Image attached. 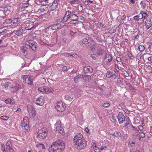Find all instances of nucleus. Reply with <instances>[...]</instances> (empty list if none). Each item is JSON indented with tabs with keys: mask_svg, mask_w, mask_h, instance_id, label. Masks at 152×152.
Here are the masks:
<instances>
[{
	"mask_svg": "<svg viewBox=\"0 0 152 152\" xmlns=\"http://www.w3.org/2000/svg\"><path fill=\"white\" fill-rule=\"evenodd\" d=\"M65 144L63 140H57L53 142L49 148V152H62L64 149Z\"/></svg>",
	"mask_w": 152,
	"mask_h": 152,
	"instance_id": "obj_1",
	"label": "nucleus"
},
{
	"mask_svg": "<svg viewBox=\"0 0 152 152\" xmlns=\"http://www.w3.org/2000/svg\"><path fill=\"white\" fill-rule=\"evenodd\" d=\"M47 132L48 130L46 128H42L38 131L37 138L40 140L45 138L47 135Z\"/></svg>",
	"mask_w": 152,
	"mask_h": 152,
	"instance_id": "obj_2",
	"label": "nucleus"
},
{
	"mask_svg": "<svg viewBox=\"0 0 152 152\" xmlns=\"http://www.w3.org/2000/svg\"><path fill=\"white\" fill-rule=\"evenodd\" d=\"M75 145L77 146V148L79 150L83 149L87 145L86 142L84 139L82 140L79 142H77V143H75Z\"/></svg>",
	"mask_w": 152,
	"mask_h": 152,
	"instance_id": "obj_3",
	"label": "nucleus"
},
{
	"mask_svg": "<svg viewBox=\"0 0 152 152\" xmlns=\"http://www.w3.org/2000/svg\"><path fill=\"white\" fill-rule=\"evenodd\" d=\"M56 108L58 111L60 112H63L65 109V106L62 101L58 102L56 104Z\"/></svg>",
	"mask_w": 152,
	"mask_h": 152,
	"instance_id": "obj_4",
	"label": "nucleus"
},
{
	"mask_svg": "<svg viewBox=\"0 0 152 152\" xmlns=\"http://www.w3.org/2000/svg\"><path fill=\"white\" fill-rule=\"evenodd\" d=\"M32 76L28 75H25L23 77V81L24 83H27L30 85H32L33 80L31 78Z\"/></svg>",
	"mask_w": 152,
	"mask_h": 152,
	"instance_id": "obj_5",
	"label": "nucleus"
},
{
	"mask_svg": "<svg viewBox=\"0 0 152 152\" xmlns=\"http://www.w3.org/2000/svg\"><path fill=\"white\" fill-rule=\"evenodd\" d=\"M116 117L120 124L122 123L126 120L124 113L122 112H119Z\"/></svg>",
	"mask_w": 152,
	"mask_h": 152,
	"instance_id": "obj_6",
	"label": "nucleus"
},
{
	"mask_svg": "<svg viewBox=\"0 0 152 152\" xmlns=\"http://www.w3.org/2000/svg\"><path fill=\"white\" fill-rule=\"evenodd\" d=\"M45 100L42 96L38 98L34 101L35 103L38 105L42 106L44 104Z\"/></svg>",
	"mask_w": 152,
	"mask_h": 152,
	"instance_id": "obj_7",
	"label": "nucleus"
},
{
	"mask_svg": "<svg viewBox=\"0 0 152 152\" xmlns=\"http://www.w3.org/2000/svg\"><path fill=\"white\" fill-rule=\"evenodd\" d=\"M83 135L80 133L75 136L73 139V140L75 143H77V142L80 140H82L83 138Z\"/></svg>",
	"mask_w": 152,
	"mask_h": 152,
	"instance_id": "obj_8",
	"label": "nucleus"
},
{
	"mask_svg": "<svg viewBox=\"0 0 152 152\" xmlns=\"http://www.w3.org/2000/svg\"><path fill=\"white\" fill-rule=\"evenodd\" d=\"M28 44L31 46V48L34 51L37 50V44L34 41L31 40L28 41Z\"/></svg>",
	"mask_w": 152,
	"mask_h": 152,
	"instance_id": "obj_9",
	"label": "nucleus"
},
{
	"mask_svg": "<svg viewBox=\"0 0 152 152\" xmlns=\"http://www.w3.org/2000/svg\"><path fill=\"white\" fill-rule=\"evenodd\" d=\"M134 132H135V136L139 134V138L140 140V138L144 137L145 136V134L142 132H140L139 133V131L138 130H136L135 127H134Z\"/></svg>",
	"mask_w": 152,
	"mask_h": 152,
	"instance_id": "obj_10",
	"label": "nucleus"
},
{
	"mask_svg": "<svg viewBox=\"0 0 152 152\" xmlns=\"http://www.w3.org/2000/svg\"><path fill=\"white\" fill-rule=\"evenodd\" d=\"M20 84L19 83H16L15 86H11L10 87L11 88V91L13 92H16L20 88Z\"/></svg>",
	"mask_w": 152,
	"mask_h": 152,
	"instance_id": "obj_11",
	"label": "nucleus"
},
{
	"mask_svg": "<svg viewBox=\"0 0 152 152\" xmlns=\"http://www.w3.org/2000/svg\"><path fill=\"white\" fill-rule=\"evenodd\" d=\"M72 88L75 90L74 91L75 94L74 95L77 94V96L79 97L83 92L82 90L80 89L77 86H75L73 87Z\"/></svg>",
	"mask_w": 152,
	"mask_h": 152,
	"instance_id": "obj_12",
	"label": "nucleus"
},
{
	"mask_svg": "<svg viewBox=\"0 0 152 152\" xmlns=\"http://www.w3.org/2000/svg\"><path fill=\"white\" fill-rule=\"evenodd\" d=\"M145 26L147 29L152 26V21L151 19L148 18L145 22Z\"/></svg>",
	"mask_w": 152,
	"mask_h": 152,
	"instance_id": "obj_13",
	"label": "nucleus"
},
{
	"mask_svg": "<svg viewBox=\"0 0 152 152\" xmlns=\"http://www.w3.org/2000/svg\"><path fill=\"white\" fill-rule=\"evenodd\" d=\"M23 29L22 27H20L17 29V30H14L13 33H14L16 35L19 36L23 34Z\"/></svg>",
	"mask_w": 152,
	"mask_h": 152,
	"instance_id": "obj_14",
	"label": "nucleus"
},
{
	"mask_svg": "<svg viewBox=\"0 0 152 152\" xmlns=\"http://www.w3.org/2000/svg\"><path fill=\"white\" fill-rule=\"evenodd\" d=\"M85 73H92L93 72V69L89 66H86L83 69Z\"/></svg>",
	"mask_w": 152,
	"mask_h": 152,
	"instance_id": "obj_15",
	"label": "nucleus"
},
{
	"mask_svg": "<svg viewBox=\"0 0 152 152\" xmlns=\"http://www.w3.org/2000/svg\"><path fill=\"white\" fill-rule=\"evenodd\" d=\"M52 29L53 30H56L58 29H60L61 27V24L54 23L52 25Z\"/></svg>",
	"mask_w": 152,
	"mask_h": 152,
	"instance_id": "obj_16",
	"label": "nucleus"
},
{
	"mask_svg": "<svg viewBox=\"0 0 152 152\" xmlns=\"http://www.w3.org/2000/svg\"><path fill=\"white\" fill-rule=\"evenodd\" d=\"M55 131L56 132L61 134L63 133L64 131L63 128L61 126L56 127L55 129Z\"/></svg>",
	"mask_w": 152,
	"mask_h": 152,
	"instance_id": "obj_17",
	"label": "nucleus"
},
{
	"mask_svg": "<svg viewBox=\"0 0 152 152\" xmlns=\"http://www.w3.org/2000/svg\"><path fill=\"white\" fill-rule=\"evenodd\" d=\"M74 95H75L73 94L72 93H71L70 94L66 95L65 97V98L66 100L71 101L72 100Z\"/></svg>",
	"mask_w": 152,
	"mask_h": 152,
	"instance_id": "obj_18",
	"label": "nucleus"
},
{
	"mask_svg": "<svg viewBox=\"0 0 152 152\" xmlns=\"http://www.w3.org/2000/svg\"><path fill=\"white\" fill-rule=\"evenodd\" d=\"M59 0H55L52 3V5L51 6V7L53 10H54L56 9L58 5L57 2Z\"/></svg>",
	"mask_w": 152,
	"mask_h": 152,
	"instance_id": "obj_19",
	"label": "nucleus"
},
{
	"mask_svg": "<svg viewBox=\"0 0 152 152\" xmlns=\"http://www.w3.org/2000/svg\"><path fill=\"white\" fill-rule=\"evenodd\" d=\"M49 6L48 4H45L41 6L40 7V10L44 11H47L48 10Z\"/></svg>",
	"mask_w": 152,
	"mask_h": 152,
	"instance_id": "obj_20",
	"label": "nucleus"
},
{
	"mask_svg": "<svg viewBox=\"0 0 152 152\" xmlns=\"http://www.w3.org/2000/svg\"><path fill=\"white\" fill-rule=\"evenodd\" d=\"M47 88V86H43L42 87H39L38 88V90L42 93H46Z\"/></svg>",
	"mask_w": 152,
	"mask_h": 152,
	"instance_id": "obj_21",
	"label": "nucleus"
},
{
	"mask_svg": "<svg viewBox=\"0 0 152 152\" xmlns=\"http://www.w3.org/2000/svg\"><path fill=\"white\" fill-rule=\"evenodd\" d=\"M28 111L29 113H32V111L35 110L34 107L31 105L28 104L27 106Z\"/></svg>",
	"mask_w": 152,
	"mask_h": 152,
	"instance_id": "obj_22",
	"label": "nucleus"
},
{
	"mask_svg": "<svg viewBox=\"0 0 152 152\" xmlns=\"http://www.w3.org/2000/svg\"><path fill=\"white\" fill-rule=\"evenodd\" d=\"M105 60L106 61H107L109 62H111L112 60V58L111 55L109 54H106L105 55Z\"/></svg>",
	"mask_w": 152,
	"mask_h": 152,
	"instance_id": "obj_23",
	"label": "nucleus"
},
{
	"mask_svg": "<svg viewBox=\"0 0 152 152\" xmlns=\"http://www.w3.org/2000/svg\"><path fill=\"white\" fill-rule=\"evenodd\" d=\"M5 102L7 104H14V102L13 100H12L10 98H8L5 101Z\"/></svg>",
	"mask_w": 152,
	"mask_h": 152,
	"instance_id": "obj_24",
	"label": "nucleus"
},
{
	"mask_svg": "<svg viewBox=\"0 0 152 152\" xmlns=\"http://www.w3.org/2000/svg\"><path fill=\"white\" fill-rule=\"evenodd\" d=\"M22 7L23 8H28L29 9L32 8V6L30 5L28 2H26V3L23 4Z\"/></svg>",
	"mask_w": 152,
	"mask_h": 152,
	"instance_id": "obj_25",
	"label": "nucleus"
},
{
	"mask_svg": "<svg viewBox=\"0 0 152 152\" xmlns=\"http://www.w3.org/2000/svg\"><path fill=\"white\" fill-rule=\"evenodd\" d=\"M79 17L77 16L76 14L74 13L72 16L70 17V19H72V20H79Z\"/></svg>",
	"mask_w": 152,
	"mask_h": 152,
	"instance_id": "obj_26",
	"label": "nucleus"
},
{
	"mask_svg": "<svg viewBox=\"0 0 152 152\" xmlns=\"http://www.w3.org/2000/svg\"><path fill=\"white\" fill-rule=\"evenodd\" d=\"M73 11H72V12H71V11L69 10L67 11L66 13L65 14V15L66 16H67L69 18V19H70V17L71 16H72V15L74 13H75V12H73Z\"/></svg>",
	"mask_w": 152,
	"mask_h": 152,
	"instance_id": "obj_27",
	"label": "nucleus"
},
{
	"mask_svg": "<svg viewBox=\"0 0 152 152\" xmlns=\"http://www.w3.org/2000/svg\"><path fill=\"white\" fill-rule=\"evenodd\" d=\"M73 11H72V12H71V11L69 10L67 11L66 13L65 14V15L66 16H67L69 18V19H70V17L71 16H72V15L74 13H75V12H73Z\"/></svg>",
	"mask_w": 152,
	"mask_h": 152,
	"instance_id": "obj_28",
	"label": "nucleus"
},
{
	"mask_svg": "<svg viewBox=\"0 0 152 152\" xmlns=\"http://www.w3.org/2000/svg\"><path fill=\"white\" fill-rule=\"evenodd\" d=\"M29 113V116L31 118H34L36 116V111L35 110L32 111V113Z\"/></svg>",
	"mask_w": 152,
	"mask_h": 152,
	"instance_id": "obj_29",
	"label": "nucleus"
},
{
	"mask_svg": "<svg viewBox=\"0 0 152 152\" xmlns=\"http://www.w3.org/2000/svg\"><path fill=\"white\" fill-rule=\"evenodd\" d=\"M112 135L116 137H121V134L120 132L117 130L115 131Z\"/></svg>",
	"mask_w": 152,
	"mask_h": 152,
	"instance_id": "obj_30",
	"label": "nucleus"
},
{
	"mask_svg": "<svg viewBox=\"0 0 152 152\" xmlns=\"http://www.w3.org/2000/svg\"><path fill=\"white\" fill-rule=\"evenodd\" d=\"M65 55L66 56L71 58H73V57L75 58V56H77V54H70L69 53H65Z\"/></svg>",
	"mask_w": 152,
	"mask_h": 152,
	"instance_id": "obj_31",
	"label": "nucleus"
},
{
	"mask_svg": "<svg viewBox=\"0 0 152 152\" xmlns=\"http://www.w3.org/2000/svg\"><path fill=\"white\" fill-rule=\"evenodd\" d=\"M104 50L101 48H99L97 50L96 54L99 55H102L103 53Z\"/></svg>",
	"mask_w": 152,
	"mask_h": 152,
	"instance_id": "obj_32",
	"label": "nucleus"
},
{
	"mask_svg": "<svg viewBox=\"0 0 152 152\" xmlns=\"http://www.w3.org/2000/svg\"><path fill=\"white\" fill-rule=\"evenodd\" d=\"M71 21H69L68 23L69 24H75L76 23H78L79 22H80L79 20H72V19H70Z\"/></svg>",
	"mask_w": 152,
	"mask_h": 152,
	"instance_id": "obj_33",
	"label": "nucleus"
},
{
	"mask_svg": "<svg viewBox=\"0 0 152 152\" xmlns=\"http://www.w3.org/2000/svg\"><path fill=\"white\" fill-rule=\"evenodd\" d=\"M115 72L116 73L115 74L113 72H111V74L110 75H111V78L112 79H115L118 76V74Z\"/></svg>",
	"mask_w": 152,
	"mask_h": 152,
	"instance_id": "obj_34",
	"label": "nucleus"
},
{
	"mask_svg": "<svg viewBox=\"0 0 152 152\" xmlns=\"http://www.w3.org/2000/svg\"><path fill=\"white\" fill-rule=\"evenodd\" d=\"M80 78V76H79V75H78L74 78V80L75 83H77L79 81Z\"/></svg>",
	"mask_w": 152,
	"mask_h": 152,
	"instance_id": "obj_35",
	"label": "nucleus"
},
{
	"mask_svg": "<svg viewBox=\"0 0 152 152\" xmlns=\"http://www.w3.org/2000/svg\"><path fill=\"white\" fill-rule=\"evenodd\" d=\"M133 144V142L132 141L131 142L130 141H129V147L130 148H130V152H132L133 148H132V145Z\"/></svg>",
	"mask_w": 152,
	"mask_h": 152,
	"instance_id": "obj_36",
	"label": "nucleus"
},
{
	"mask_svg": "<svg viewBox=\"0 0 152 152\" xmlns=\"http://www.w3.org/2000/svg\"><path fill=\"white\" fill-rule=\"evenodd\" d=\"M86 78L84 79L85 82H88L91 78V77L90 75H86Z\"/></svg>",
	"mask_w": 152,
	"mask_h": 152,
	"instance_id": "obj_37",
	"label": "nucleus"
},
{
	"mask_svg": "<svg viewBox=\"0 0 152 152\" xmlns=\"http://www.w3.org/2000/svg\"><path fill=\"white\" fill-rule=\"evenodd\" d=\"M46 93H52L53 92V90L52 88H48L47 87Z\"/></svg>",
	"mask_w": 152,
	"mask_h": 152,
	"instance_id": "obj_38",
	"label": "nucleus"
},
{
	"mask_svg": "<svg viewBox=\"0 0 152 152\" xmlns=\"http://www.w3.org/2000/svg\"><path fill=\"white\" fill-rule=\"evenodd\" d=\"M82 42L87 46V44H89V42H88V39L87 38H84L82 40Z\"/></svg>",
	"mask_w": 152,
	"mask_h": 152,
	"instance_id": "obj_39",
	"label": "nucleus"
},
{
	"mask_svg": "<svg viewBox=\"0 0 152 152\" xmlns=\"http://www.w3.org/2000/svg\"><path fill=\"white\" fill-rule=\"evenodd\" d=\"M21 123H29L28 119L27 117H24L23 121H21Z\"/></svg>",
	"mask_w": 152,
	"mask_h": 152,
	"instance_id": "obj_40",
	"label": "nucleus"
},
{
	"mask_svg": "<svg viewBox=\"0 0 152 152\" xmlns=\"http://www.w3.org/2000/svg\"><path fill=\"white\" fill-rule=\"evenodd\" d=\"M23 124H21V126L22 128V129L25 130H28L29 129V126H23Z\"/></svg>",
	"mask_w": 152,
	"mask_h": 152,
	"instance_id": "obj_41",
	"label": "nucleus"
},
{
	"mask_svg": "<svg viewBox=\"0 0 152 152\" xmlns=\"http://www.w3.org/2000/svg\"><path fill=\"white\" fill-rule=\"evenodd\" d=\"M98 27L99 28H104L105 27V26H104V24L102 22H100L98 24Z\"/></svg>",
	"mask_w": 152,
	"mask_h": 152,
	"instance_id": "obj_42",
	"label": "nucleus"
},
{
	"mask_svg": "<svg viewBox=\"0 0 152 152\" xmlns=\"http://www.w3.org/2000/svg\"><path fill=\"white\" fill-rule=\"evenodd\" d=\"M145 49V48L143 46L140 45L138 47V50L140 52L143 51Z\"/></svg>",
	"mask_w": 152,
	"mask_h": 152,
	"instance_id": "obj_43",
	"label": "nucleus"
},
{
	"mask_svg": "<svg viewBox=\"0 0 152 152\" xmlns=\"http://www.w3.org/2000/svg\"><path fill=\"white\" fill-rule=\"evenodd\" d=\"M69 19V18L68 17L65 15L64 16L63 18L62 19V22H65L67 21Z\"/></svg>",
	"mask_w": 152,
	"mask_h": 152,
	"instance_id": "obj_44",
	"label": "nucleus"
},
{
	"mask_svg": "<svg viewBox=\"0 0 152 152\" xmlns=\"http://www.w3.org/2000/svg\"><path fill=\"white\" fill-rule=\"evenodd\" d=\"M0 118L3 120L7 121L9 118V117L8 116L4 115L1 116Z\"/></svg>",
	"mask_w": 152,
	"mask_h": 152,
	"instance_id": "obj_45",
	"label": "nucleus"
},
{
	"mask_svg": "<svg viewBox=\"0 0 152 152\" xmlns=\"http://www.w3.org/2000/svg\"><path fill=\"white\" fill-rule=\"evenodd\" d=\"M142 17H143V20H144L145 18L147 17H148V15L146 13V12H145L144 11H142Z\"/></svg>",
	"mask_w": 152,
	"mask_h": 152,
	"instance_id": "obj_46",
	"label": "nucleus"
},
{
	"mask_svg": "<svg viewBox=\"0 0 152 152\" xmlns=\"http://www.w3.org/2000/svg\"><path fill=\"white\" fill-rule=\"evenodd\" d=\"M6 149L7 150V152H14V150L10 146H7L6 147Z\"/></svg>",
	"mask_w": 152,
	"mask_h": 152,
	"instance_id": "obj_47",
	"label": "nucleus"
},
{
	"mask_svg": "<svg viewBox=\"0 0 152 152\" xmlns=\"http://www.w3.org/2000/svg\"><path fill=\"white\" fill-rule=\"evenodd\" d=\"M140 4L143 9H145L147 6L146 4L145 3V2L143 1H142L141 2Z\"/></svg>",
	"mask_w": 152,
	"mask_h": 152,
	"instance_id": "obj_48",
	"label": "nucleus"
},
{
	"mask_svg": "<svg viewBox=\"0 0 152 152\" xmlns=\"http://www.w3.org/2000/svg\"><path fill=\"white\" fill-rule=\"evenodd\" d=\"M77 10L79 12H81L83 9V8L81 5H79L77 7Z\"/></svg>",
	"mask_w": 152,
	"mask_h": 152,
	"instance_id": "obj_49",
	"label": "nucleus"
},
{
	"mask_svg": "<svg viewBox=\"0 0 152 152\" xmlns=\"http://www.w3.org/2000/svg\"><path fill=\"white\" fill-rule=\"evenodd\" d=\"M19 20V19L18 18H15L12 20V22L13 23H17Z\"/></svg>",
	"mask_w": 152,
	"mask_h": 152,
	"instance_id": "obj_50",
	"label": "nucleus"
},
{
	"mask_svg": "<svg viewBox=\"0 0 152 152\" xmlns=\"http://www.w3.org/2000/svg\"><path fill=\"white\" fill-rule=\"evenodd\" d=\"M79 1L78 0H74L70 1L69 3L70 4H72L78 3L79 2Z\"/></svg>",
	"mask_w": 152,
	"mask_h": 152,
	"instance_id": "obj_51",
	"label": "nucleus"
},
{
	"mask_svg": "<svg viewBox=\"0 0 152 152\" xmlns=\"http://www.w3.org/2000/svg\"><path fill=\"white\" fill-rule=\"evenodd\" d=\"M111 72L110 71H107V72L106 73V75L107 77L108 78H111Z\"/></svg>",
	"mask_w": 152,
	"mask_h": 152,
	"instance_id": "obj_52",
	"label": "nucleus"
},
{
	"mask_svg": "<svg viewBox=\"0 0 152 152\" xmlns=\"http://www.w3.org/2000/svg\"><path fill=\"white\" fill-rule=\"evenodd\" d=\"M25 47L28 49L31 48V46L28 44V42H26L25 43Z\"/></svg>",
	"mask_w": 152,
	"mask_h": 152,
	"instance_id": "obj_53",
	"label": "nucleus"
},
{
	"mask_svg": "<svg viewBox=\"0 0 152 152\" xmlns=\"http://www.w3.org/2000/svg\"><path fill=\"white\" fill-rule=\"evenodd\" d=\"M1 148L3 152H6L5 149L4 148V145L3 143H1Z\"/></svg>",
	"mask_w": 152,
	"mask_h": 152,
	"instance_id": "obj_54",
	"label": "nucleus"
},
{
	"mask_svg": "<svg viewBox=\"0 0 152 152\" xmlns=\"http://www.w3.org/2000/svg\"><path fill=\"white\" fill-rule=\"evenodd\" d=\"M62 22V19H58L56 21V23L58 24H61L60 22Z\"/></svg>",
	"mask_w": 152,
	"mask_h": 152,
	"instance_id": "obj_55",
	"label": "nucleus"
},
{
	"mask_svg": "<svg viewBox=\"0 0 152 152\" xmlns=\"http://www.w3.org/2000/svg\"><path fill=\"white\" fill-rule=\"evenodd\" d=\"M110 104L108 103H105L103 104V106L104 107H107L110 106Z\"/></svg>",
	"mask_w": 152,
	"mask_h": 152,
	"instance_id": "obj_56",
	"label": "nucleus"
},
{
	"mask_svg": "<svg viewBox=\"0 0 152 152\" xmlns=\"http://www.w3.org/2000/svg\"><path fill=\"white\" fill-rule=\"evenodd\" d=\"M126 121L127 122L126 123V125H129L130 124V120L129 119V118L128 117H127L126 118Z\"/></svg>",
	"mask_w": 152,
	"mask_h": 152,
	"instance_id": "obj_57",
	"label": "nucleus"
},
{
	"mask_svg": "<svg viewBox=\"0 0 152 152\" xmlns=\"http://www.w3.org/2000/svg\"><path fill=\"white\" fill-rule=\"evenodd\" d=\"M12 20L10 19H6L5 20V22L6 23L8 24H10L12 22Z\"/></svg>",
	"mask_w": 152,
	"mask_h": 152,
	"instance_id": "obj_58",
	"label": "nucleus"
},
{
	"mask_svg": "<svg viewBox=\"0 0 152 152\" xmlns=\"http://www.w3.org/2000/svg\"><path fill=\"white\" fill-rule=\"evenodd\" d=\"M94 150L95 152H100V150L99 148L96 147L95 148H94Z\"/></svg>",
	"mask_w": 152,
	"mask_h": 152,
	"instance_id": "obj_59",
	"label": "nucleus"
},
{
	"mask_svg": "<svg viewBox=\"0 0 152 152\" xmlns=\"http://www.w3.org/2000/svg\"><path fill=\"white\" fill-rule=\"evenodd\" d=\"M142 12H141L138 15V18L140 19H143L142 17Z\"/></svg>",
	"mask_w": 152,
	"mask_h": 152,
	"instance_id": "obj_60",
	"label": "nucleus"
},
{
	"mask_svg": "<svg viewBox=\"0 0 152 152\" xmlns=\"http://www.w3.org/2000/svg\"><path fill=\"white\" fill-rule=\"evenodd\" d=\"M60 123L61 121H58L55 124V125L56 127H58V126H60L59 125H60Z\"/></svg>",
	"mask_w": 152,
	"mask_h": 152,
	"instance_id": "obj_61",
	"label": "nucleus"
},
{
	"mask_svg": "<svg viewBox=\"0 0 152 152\" xmlns=\"http://www.w3.org/2000/svg\"><path fill=\"white\" fill-rule=\"evenodd\" d=\"M141 53L138 54L136 56V58L138 60H139L141 58Z\"/></svg>",
	"mask_w": 152,
	"mask_h": 152,
	"instance_id": "obj_62",
	"label": "nucleus"
},
{
	"mask_svg": "<svg viewBox=\"0 0 152 152\" xmlns=\"http://www.w3.org/2000/svg\"><path fill=\"white\" fill-rule=\"evenodd\" d=\"M127 55H128V57H129V58H132V57H133V56L131 53L129 52L128 53Z\"/></svg>",
	"mask_w": 152,
	"mask_h": 152,
	"instance_id": "obj_63",
	"label": "nucleus"
},
{
	"mask_svg": "<svg viewBox=\"0 0 152 152\" xmlns=\"http://www.w3.org/2000/svg\"><path fill=\"white\" fill-rule=\"evenodd\" d=\"M148 49L149 50L150 52L152 54V44L149 46L148 48Z\"/></svg>",
	"mask_w": 152,
	"mask_h": 152,
	"instance_id": "obj_64",
	"label": "nucleus"
}]
</instances>
